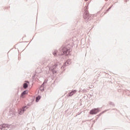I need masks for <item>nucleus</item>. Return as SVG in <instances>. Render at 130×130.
I'll return each instance as SVG.
<instances>
[{
  "instance_id": "8",
  "label": "nucleus",
  "mask_w": 130,
  "mask_h": 130,
  "mask_svg": "<svg viewBox=\"0 0 130 130\" xmlns=\"http://www.w3.org/2000/svg\"><path fill=\"white\" fill-rule=\"evenodd\" d=\"M41 99V96L39 95L38 96H37L36 98V102H39V100Z\"/></svg>"
},
{
  "instance_id": "4",
  "label": "nucleus",
  "mask_w": 130,
  "mask_h": 130,
  "mask_svg": "<svg viewBox=\"0 0 130 130\" xmlns=\"http://www.w3.org/2000/svg\"><path fill=\"white\" fill-rule=\"evenodd\" d=\"M100 111L99 108H94L90 110L89 113L91 115L97 114V113L99 112Z\"/></svg>"
},
{
  "instance_id": "14",
  "label": "nucleus",
  "mask_w": 130,
  "mask_h": 130,
  "mask_svg": "<svg viewBox=\"0 0 130 130\" xmlns=\"http://www.w3.org/2000/svg\"><path fill=\"white\" fill-rule=\"evenodd\" d=\"M103 113H104V112H102V113H101L100 114L98 115V116H101V115L102 114H103Z\"/></svg>"
},
{
  "instance_id": "7",
  "label": "nucleus",
  "mask_w": 130,
  "mask_h": 130,
  "mask_svg": "<svg viewBox=\"0 0 130 130\" xmlns=\"http://www.w3.org/2000/svg\"><path fill=\"white\" fill-rule=\"evenodd\" d=\"M77 92V91H76V90H74L71 92H70V93H68V96H69L70 97H72V96H73V95H74V94H75V93H76Z\"/></svg>"
},
{
  "instance_id": "19",
  "label": "nucleus",
  "mask_w": 130,
  "mask_h": 130,
  "mask_svg": "<svg viewBox=\"0 0 130 130\" xmlns=\"http://www.w3.org/2000/svg\"><path fill=\"white\" fill-rule=\"evenodd\" d=\"M110 10V9L108 8V9L106 11V12H108Z\"/></svg>"
},
{
  "instance_id": "1",
  "label": "nucleus",
  "mask_w": 130,
  "mask_h": 130,
  "mask_svg": "<svg viewBox=\"0 0 130 130\" xmlns=\"http://www.w3.org/2000/svg\"><path fill=\"white\" fill-rule=\"evenodd\" d=\"M59 55H71V51L66 46L61 47L59 49Z\"/></svg>"
},
{
  "instance_id": "22",
  "label": "nucleus",
  "mask_w": 130,
  "mask_h": 130,
  "mask_svg": "<svg viewBox=\"0 0 130 130\" xmlns=\"http://www.w3.org/2000/svg\"><path fill=\"white\" fill-rule=\"evenodd\" d=\"M85 2H87V1H88V0H85Z\"/></svg>"
},
{
  "instance_id": "6",
  "label": "nucleus",
  "mask_w": 130,
  "mask_h": 130,
  "mask_svg": "<svg viewBox=\"0 0 130 130\" xmlns=\"http://www.w3.org/2000/svg\"><path fill=\"white\" fill-rule=\"evenodd\" d=\"M26 109H28V107H27V106H25L23 107H22L19 112V114H20V115L23 114V113H24V112H25V111Z\"/></svg>"
},
{
  "instance_id": "21",
  "label": "nucleus",
  "mask_w": 130,
  "mask_h": 130,
  "mask_svg": "<svg viewBox=\"0 0 130 130\" xmlns=\"http://www.w3.org/2000/svg\"><path fill=\"white\" fill-rule=\"evenodd\" d=\"M80 114H81V113H79V114H78V115H80Z\"/></svg>"
},
{
  "instance_id": "5",
  "label": "nucleus",
  "mask_w": 130,
  "mask_h": 130,
  "mask_svg": "<svg viewBox=\"0 0 130 130\" xmlns=\"http://www.w3.org/2000/svg\"><path fill=\"white\" fill-rule=\"evenodd\" d=\"M56 66L57 65H56L55 64H54L52 67L49 68L50 71H51L53 74H56V73H57V71L55 70V68H56Z\"/></svg>"
},
{
  "instance_id": "12",
  "label": "nucleus",
  "mask_w": 130,
  "mask_h": 130,
  "mask_svg": "<svg viewBox=\"0 0 130 130\" xmlns=\"http://www.w3.org/2000/svg\"><path fill=\"white\" fill-rule=\"evenodd\" d=\"M110 105H112V106H114V103H113V102H110Z\"/></svg>"
},
{
  "instance_id": "16",
  "label": "nucleus",
  "mask_w": 130,
  "mask_h": 130,
  "mask_svg": "<svg viewBox=\"0 0 130 130\" xmlns=\"http://www.w3.org/2000/svg\"><path fill=\"white\" fill-rule=\"evenodd\" d=\"M41 91H42V92H43V91H44V87H43V89H41Z\"/></svg>"
},
{
  "instance_id": "23",
  "label": "nucleus",
  "mask_w": 130,
  "mask_h": 130,
  "mask_svg": "<svg viewBox=\"0 0 130 130\" xmlns=\"http://www.w3.org/2000/svg\"><path fill=\"white\" fill-rule=\"evenodd\" d=\"M107 1H108V0H105L106 2H107Z\"/></svg>"
},
{
  "instance_id": "2",
  "label": "nucleus",
  "mask_w": 130,
  "mask_h": 130,
  "mask_svg": "<svg viewBox=\"0 0 130 130\" xmlns=\"http://www.w3.org/2000/svg\"><path fill=\"white\" fill-rule=\"evenodd\" d=\"M83 18L84 19L87 21H90V20H91V18H90V14H89V11H88L87 9H85L84 11V13L83 14Z\"/></svg>"
},
{
  "instance_id": "17",
  "label": "nucleus",
  "mask_w": 130,
  "mask_h": 130,
  "mask_svg": "<svg viewBox=\"0 0 130 130\" xmlns=\"http://www.w3.org/2000/svg\"><path fill=\"white\" fill-rule=\"evenodd\" d=\"M112 7H113V6H111V7H110L109 8V10H111V8H112Z\"/></svg>"
},
{
  "instance_id": "3",
  "label": "nucleus",
  "mask_w": 130,
  "mask_h": 130,
  "mask_svg": "<svg viewBox=\"0 0 130 130\" xmlns=\"http://www.w3.org/2000/svg\"><path fill=\"white\" fill-rule=\"evenodd\" d=\"M10 127V125L8 124H3L0 125V129L2 130H8Z\"/></svg>"
},
{
  "instance_id": "18",
  "label": "nucleus",
  "mask_w": 130,
  "mask_h": 130,
  "mask_svg": "<svg viewBox=\"0 0 130 130\" xmlns=\"http://www.w3.org/2000/svg\"><path fill=\"white\" fill-rule=\"evenodd\" d=\"M43 83H44V84H46L47 83V81L45 80V81H44Z\"/></svg>"
},
{
  "instance_id": "11",
  "label": "nucleus",
  "mask_w": 130,
  "mask_h": 130,
  "mask_svg": "<svg viewBox=\"0 0 130 130\" xmlns=\"http://www.w3.org/2000/svg\"><path fill=\"white\" fill-rule=\"evenodd\" d=\"M69 64H70V63H69V62L67 61L64 63V65L63 66V68H66V67H67V66H69Z\"/></svg>"
},
{
  "instance_id": "10",
  "label": "nucleus",
  "mask_w": 130,
  "mask_h": 130,
  "mask_svg": "<svg viewBox=\"0 0 130 130\" xmlns=\"http://www.w3.org/2000/svg\"><path fill=\"white\" fill-rule=\"evenodd\" d=\"M23 88L24 89H27L28 88V84L27 83H24L23 84Z\"/></svg>"
},
{
  "instance_id": "20",
  "label": "nucleus",
  "mask_w": 130,
  "mask_h": 130,
  "mask_svg": "<svg viewBox=\"0 0 130 130\" xmlns=\"http://www.w3.org/2000/svg\"><path fill=\"white\" fill-rule=\"evenodd\" d=\"M26 83H29V81H26Z\"/></svg>"
},
{
  "instance_id": "15",
  "label": "nucleus",
  "mask_w": 130,
  "mask_h": 130,
  "mask_svg": "<svg viewBox=\"0 0 130 130\" xmlns=\"http://www.w3.org/2000/svg\"><path fill=\"white\" fill-rule=\"evenodd\" d=\"M53 55H54V56H56V55H57L56 54V52H54V53H53Z\"/></svg>"
},
{
  "instance_id": "13",
  "label": "nucleus",
  "mask_w": 130,
  "mask_h": 130,
  "mask_svg": "<svg viewBox=\"0 0 130 130\" xmlns=\"http://www.w3.org/2000/svg\"><path fill=\"white\" fill-rule=\"evenodd\" d=\"M44 83H43L41 85V88H44Z\"/></svg>"
},
{
  "instance_id": "9",
  "label": "nucleus",
  "mask_w": 130,
  "mask_h": 130,
  "mask_svg": "<svg viewBox=\"0 0 130 130\" xmlns=\"http://www.w3.org/2000/svg\"><path fill=\"white\" fill-rule=\"evenodd\" d=\"M27 94V90H24L22 92L21 94V97H23L24 95H26Z\"/></svg>"
}]
</instances>
